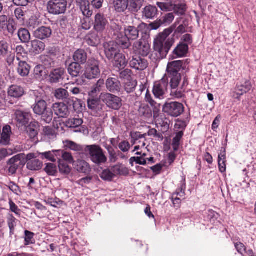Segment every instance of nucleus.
<instances>
[{
    "instance_id": "f257e3e1",
    "label": "nucleus",
    "mask_w": 256,
    "mask_h": 256,
    "mask_svg": "<svg viewBox=\"0 0 256 256\" xmlns=\"http://www.w3.org/2000/svg\"><path fill=\"white\" fill-rule=\"evenodd\" d=\"M164 78L168 80V85L171 88L170 95L176 98H182L188 85V78L182 74H166Z\"/></svg>"
},
{
    "instance_id": "f03ea898",
    "label": "nucleus",
    "mask_w": 256,
    "mask_h": 256,
    "mask_svg": "<svg viewBox=\"0 0 256 256\" xmlns=\"http://www.w3.org/2000/svg\"><path fill=\"white\" fill-rule=\"evenodd\" d=\"M146 24L141 22L136 26H128L124 28V34H120L118 36V42L123 50L130 51L131 46L130 40H136L139 36V34L142 28H146Z\"/></svg>"
},
{
    "instance_id": "7ed1b4c3",
    "label": "nucleus",
    "mask_w": 256,
    "mask_h": 256,
    "mask_svg": "<svg viewBox=\"0 0 256 256\" xmlns=\"http://www.w3.org/2000/svg\"><path fill=\"white\" fill-rule=\"evenodd\" d=\"M34 113L40 116L42 121L46 124H50L53 118V112L50 108H47V104L45 100L42 99L36 100L32 106Z\"/></svg>"
},
{
    "instance_id": "20e7f679",
    "label": "nucleus",
    "mask_w": 256,
    "mask_h": 256,
    "mask_svg": "<svg viewBox=\"0 0 256 256\" xmlns=\"http://www.w3.org/2000/svg\"><path fill=\"white\" fill-rule=\"evenodd\" d=\"M84 152L88 155L90 160L98 165L104 164L107 161V158L102 148L97 144L84 146Z\"/></svg>"
},
{
    "instance_id": "39448f33",
    "label": "nucleus",
    "mask_w": 256,
    "mask_h": 256,
    "mask_svg": "<svg viewBox=\"0 0 256 256\" xmlns=\"http://www.w3.org/2000/svg\"><path fill=\"white\" fill-rule=\"evenodd\" d=\"M100 74L99 61L94 58L88 59L85 66L84 74L82 76V80L84 82V78L90 80L97 78Z\"/></svg>"
},
{
    "instance_id": "423d86ee",
    "label": "nucleus",
    "mask_w": 256,
    "mask_h": 256,
    "mask_svg": "<svg viewBox=\"0 0 256 256\" xmlns=\"http://www.w3.org/2000/svg\"><path fill=\"white\" fill-rule=\"evenodd\" d=\"M174 42L173 38H168L166 40L156 39L154 42V50L159 54L161 58H165Z\"/></svg>"
},
{
    "instance_id": "0eeeda50",
    "label": "nucleus",
    "mask_w": 256,
    "mask_h": 256,
    "mask_svg": "<svg viewBox=\"0 0 256 256\" xmlns=\"http://www.w3.org/2000/svg\"><path fill=\"white\" fill-rule=\"evenodd\" d=\"M67 0H49L47 4V10L54 15L64 14L66 10Z\"/></svg>"
},
{
    "instance_id": "6e6552de",
    "label": "nucleus",
    "mask_w": 256,
    "mask_h": 256,
    "mask_svg": "<svg viewBox=\"0 0 256 256\" xmlns=\"http://www.w3.org/2000/svg\"><path fill=\"white\" fill-rule=\"evenodd\" d=\"M25 164L24 154H19L8 160L6 170H7L8 175L12 176L16 174L18 169L20 166H24Z\"/></svg>"
},
{
    "instance_id": "1a4fd4ad",
    "label": "nucleus",
    "mask_w": 256,
    "mask_h": 256,
    "mask_svg": "<svg viewBox=\"0 0 256 256\" xmlns=\"http://www.w3.org/2000/svg\"><path fill=\"white\" fill-rule=\"evenodd\" d=\"M162 112L167 115L176 118L184 112V105L176 102H166L162 106Z\"/></svg>"
},
{
    "instance_id": "9d476101",
    "label": "nucleus",
    "mask_w": 256,
    "mask_h": 256,
    "mask_svg": "<svg viewBox=\"0 0 256 256\" xmlns=\"http://www.w3.org/2000/svg\"><path fill=\"white\" fill-rule=\"evenodd\" d=\"M100 98L108 108L112 110H118L122 106L121 98L113 94L102 93Z\"/></svg>"
},
{
    "instance_id": "9b49d317",
    "label": "nucleus",
    "mask_w": 256,
    "mask_h": 256,
    "mask_svg": "<svg viewBox=\"0 0 256 256\" xmlns=\"http://www.w3.org/2000/svg\"><path fill=\"white\" fill-rule=\"evenodd\" d=\"M252 88V84L250 80L242 79L236 84L234 88L232 97L239 99L244 94L248 92Z\"/></svg>"
},
{
    "instance_id": "f8f14e48",
    "label": "nucleus",
    "mask_w": 256,
    "mask_h": 256,
    "mask_svg": "<svg viewBox=\"0 0 256 256\" xmlns=\"http://www.w3.org/2000/svg\"><path fill=\"white\" fill-rule=\"evenodd\" d=\"M168 86V80L164 78L154 83L152 92L154 96L159 99H163Z\"/></svg>"
},
{
    "instance_id": "ddd939ff",
    "label": "nucleus",
    "mask_w": 256,
    "mask_h": 256,
    "mask_svg": "<svg viewBox=\"0 0 256 256\" xmlns=\"http://www.w3.org/2000/svg\"><path fill=\"white\" fill-rule=\"evenodd\" d=\"M92 24L94 30L98 33L102 34L106 30L108 22L103 14L98 12L95 15Z\"/></svg>"
},
{
    "instance_id": "4468645a",
    "label": "nucleus",
    "mask_w": 256,
    "mask_h": 256,
    "mask_svg": "<svg viewBox=\"0 0 256 256\" xmlns=\"http://www.w3.org/2000/svg\"><path fill=\"white\" fill-rule=\"evenodd\" d=\"M87 104L93 116H98L102 115L104 106L101 102L100 98H89L87 100Z\"/></svg>"
},
{
    "instance_id": "2eb2a0df",
    "label": "nucleus",
    "mask_w": 256,
    "mask_h": 256,
    "mask_svg": "<svg viewBox=\"0 0 256 256\" xmlns=\"http://www.w3.org/2000/svg\"><path fill=\"white\" fill-rule=\"evenodd\" d=\"M119 46H120L118 42L111 41L104 44V54L106 58L109 60H113L114 56L120 52Z\"/></svg>"
},
{
    "instance_id": "dca6fc26",
    "label": "nucleus",
    "mask_w": 256,
    "mask_h": 256,
    "mask_svg": "<svg viewBox=\"0 0 256 256\" xmlns=\"http://www.w3.org/2000/svg\"><path fill=\"white\" fill-rule=\"evenodd\" d=\"M15 120L20 126H26L32 120L30 112L28 110H17L14 112Z\"/></svg>"
},
{
    "instance_id": "f3484780",
    "label": "nucleus",
    "mask_w": 256,
    "mask_h": 256,
    "mask_svg": "<svg viewBox=\"0 0 256 256\" xmlns=\"http://www.w3.org/2000/svg\"><path fill=\"white\" fill-rule=\"evenodd\" d=\"M105 84L106 90L110 94H119L122 92L121 82L116 78H108Z\"/></svg>"
},
{
    "instance_id": "a211bd4d",
    "label": "nucleus",
    "mask_w": 256,
    "mask_h": 256,
    "mask_svg": "<svg viewBox=\"0 0 256 256\" xmlns=\"http://www.w3.org/2000/svg\"><path fill=\"white\" fill-rule=\"evenodd\" d=\"M130 65L132 68L136 70L142 71L148 68V62L144 56H134L130 60Z\"/></svg>"
},
{
    "instance_id": "6ab92c4d",
    "label": "nucleus",
    "mask_w": 256,
    "mask_h": 256,
    "mask_svg": "<svg viewBox=\"0 0 256 256\" xmlns=\"http://www.w3.org/2000/svg\"><path fill=\"white\" fill-rule=\"evenodd\" d=\"M186 68V64L184 60H174L169 62L167 66L166 74H181Z\"/></svg>"
},
{
    "instance_id": "aec40b11",
    "label": "nucleus",
    "mask_w": 256,
    "mask_h": 256,
    "mask_svg": "<svg viewBox=\"0 0 256 256\" xmlns=\"http://www.w3.org/2000/svg\"><path fill=\"white\" fill-rule=\"evenodd\" d=\"M66 72L64 68H58L52 70L48 75V80L50 84H58L64 79Z\"/></svg>"
},
{
    "instance_id": "412c9836",
    "label": "nucleus",
    "mask_w": 256,
    "mask_h": 256,
    "mask_svg": "<svg viewBox=\"0 0 256 256\" xmlns=\"http://www.w3.org/2000/svg\"><path fill=\"white\" fill-rule=\"evenodd\" d=\"M34 36L41 40L50 38L52 35V29L50 26H41L33 32Z\"/></svg>"
},
{
    "instance_id": "4be33fe9",
    "label": "nucleus",
    "mask_w": 256,
    "mask_h": 256,
    "mask_svg": "<svg viewBox=\"0 0 256 256\" xmlns=\"http://www.w3.org/2000/svg\"><path fill=\"white\" fill-rule=\"evenodd\" d=\"M52 110L59 118H66L70 114V111L66 104L63 102H56L53 104Z\"/></svg>"
},
{
    "instance_id": "5701e85b",
    "label": "nucleus",
    "mask_w": 256,
    "mask_h": 256,
    "mask_svg": "<svg viewBox=\"0 0 256 256\" xmlns=\"http://www.w3.org/2000/svg\"><path fill=\"white\" fill-rule=\"evenodd\" d=\"M68 72L72 78L82 77L83 68L80 64L74 62L68 66Z\"/></svg>"
},
{
    "instance_id": "b1692460",
    "label": "nucleus",
    "mask_w": 256,
    "mask_h": 256,
    "mask_svg": "<svg viewBox=\"0 0 256 256\" xmlns=\"http://www.w3.org/2000/svg\"><path fill=\"white\" fill-rule=\"evenodd\" d=\"M188 44L183 42H180L174 50L170 56L172 59L184 57L188 53Z\"/></svg>"
},
{
    "instance_id": "393cba45",
    "label": "nucleus",
    "mask_w": 256,
    "mask_h": 256,
    "mask_svg": "<svg viewBox=\"0 0 256 256\" xmlns=\"http://www.w3.org/2000/svg\"><path fill=\"white\" fill-rule=\"evenodd\" d=\"M74 168L80 173L88 174L91 170L89 164L84 160H78L73 162Z\"/></svg>"
},
{
    "instance_id": "a878e982",
    "label": "nucleus",
    "mask_w": 256,
    "mask_h": 256,
    "mask_svg": "<svg viewBox=\"0 0 256 256\" xmlns=\"http://www.w3.org/2000/svg\"><path fill=\"white\" fill-rule=\"evenodd\" d=\"M145 100L146 102L150 104L152 108L154 114L153 116L154 118L156 119L159 116V113L160 109V104L157 103L153 100L152 95L148 90H147L146 94Z\"/></svg>"
},
{
    "instance_id": "bb28decb",
    "label": "nucleus",
    "mask_w": 256,
    "mask_h": 256,
    "mask_svg": "<svg viewBox=\"0 0 256 256\" xmlns=\"http://www.w3.org/2000/svg\"><path fill=\"white\" fill-rule=\"evenodd\" d=\"M134 46L142 56H146L150 52V46L148 42L144 40H140L135 43Z\"/></svg>"
},
{
    "instance_id": "cd10ccee",
    "label": "nucleus",
    "mask_w": 256,
    "mask_h": 256,
    "mask_svg": "<svg viewBox=\"0 0 256 256\" xmlns=\"http://www.w3.org/2000/svg\"><path fill=\"white\" fill-rule=\"evenodd\" d=\"M25 127L26 133L31 138H34L38 136L40 126L39 123L36 120H32Z\"/></svg>"
},
{
    "instance_id": "c85d7f7f",
    "label": "nucleus",
    "mask_w": 256,
    "mask_h": 256,
    "mask_svg": "<svg viewBox=\"0 0 256 256\" xmlns=\"http://www.w3.org/2000/svg\"><path fill=\"white\" fill-rule=\"evenodd\" d=\"M72 58L74 62L84 64L88 62V54L84 50L78 49L74 52Z\"/></svg>"
},
{
    "instance_id": "c756f323",
    "label": "nucleus",
    "mask_w": 256,
    "mask_h": 256,
    "mask_svg": "<svg viewBox=\"0 0 256 256\" xmlns=\"http://www.w3.org/2000/svg\"><path fill=\"white\" fill-rule=\"evenodd\" d=\"M112 60L113 61L114 66L118 69L125 68L128 64V61L125 56L120 52H118Z\"/></svg>"
},
{
    "instance_id": "7c9ffc66",
    "label": "nucleus",
    "mask_w": 256,
    "mask_h": 256,
    "mask_svg": "<svg viewBox=\"0 0 256 256\" xmlns=\"http://www.w3.org/2000/svg\"><path fill=\"white\" fill-rule=\"evenodd\" d=\"M24 93V88L18 85H12L8 89V96L14 98L22 97Z\"/></svg>"
},
{
    "instance_id": "2f4dec72",
    "label": "nucleus",
    "mask_w": 256,
    "mask_h": 256,
    "mask_svg": "<svg viewBox=\"0 0 256 256\" xmlns=\"http://www.w3.org/2000/svg\"><path fill=\"white\" fill-rule=\"evenodd\" d=\"M86 43L90 46H96L100 42V38L97 32H91L86 37Z\"/></svg>"
},
{
    "instance_id": "473e14b6",
    "label": "nucleus",
    "mask_w": 256,
    "mask_h": 256,
    "mask_svg": "<svg viewBox=\"0 0 256 256\" xmlns=\"http://www.w3.org/2000/svg\"><path fill=\"white\" fill-rule=\"evenodd\" d=\"M77 6H79L84 16L86 18H90L92 16L93 11L88 0H86Z\"/></svg>"
},
{
    "instance_id": "72a5a7b5",
    "label": "nucleus",
    "mask_w": 256,
    "mask_h": 256,
    "mask_svg": "<svg viewBox=\"0 0 256 256\" xmlns=\"http://www.w3.org/2000/svg\"><path fill=\"white\" fill-rule=\"evenodd\" d=\"M158 15V8L155 6H146L142 10V16L147 19H153Z\"/></svg>"
},
{
    "instance_id": "f704fd0d",
    "label": "nucleus",
    "mask_w": 256,
    "mask_h": 256,
    "mask_svg": "<svg viewBox=\"0 0 256 256\" xmlns=\"http://www.w3.org/2000/svg\"><path fill=\"white\" fill-rule=\"evenodd\" d=\"M144 0H128V10L132 13L138 12L142 6Z\"/></svg>"
},
{
    "instance_id": "c9c22d12",
    "label": "nucleus",
    "mask_w": 256,
    "mask_h": 256,
    "mask_svg": "<svg viewBox=\"0 0 256 256\" xmlns=\"http://www.w3.org/2000/svg\"><path fill=\"white\" fill-rule=\"evenodd\" d=\"M128 0H114V10L119 13L124 12L128 10Z\"/></svg>"
},
{
    "instance_id": "e433bc0d",
    "label": "nucleus",
    "mask_w": 256,
    "mask_h": 256,
    "mask_svg": "<svg viewBox=\"0 0 256 256\" xmlns=\"http://www.w3.org/2000/svg\"><path fill=\"white\" fill-rule=\"evenodd\" d=\"M18 65L17 69L18 74L21 76H28L30 73V66L26 62L19 60Z\"/></svg>"
},
{
    "instance_id": "4c0bfd02",
    "label": "nucleus",
    "mask_w": 256,
    "mask_h": 256,
    "mask_svg": "<svg viewBox=\"0 0 256 256\" xmlns=\"http://www.w3.org/2000/svg\"><path fill=\"white\" fill-rule=\"evenodd\" d=\"M11 133V127L10 126L7 125L4 126L0 138V143L4 145L8 144L10 141Z\"/></svg>"
},
{
    "instance_id": "58836bf2",
    "label": "nucleus",
    "mask_w": 256,
    "mask_h": 256,
    "mask_svg": "<svg viewBox=\"0 0 256 256\" xmlns=\"http://www.w3.org/2000/svg\"><path fill=\"white\" fill-rule=\"evenodd\" d=\"M156 125L162 128V130L166 132L170 128V120L165 116H161L156 120Z\"/></svg>"
},
{
    "instance_id": "ea45409f",
    "label": "nucleus",
    "mask_w": 256,
    "mask_h": 256,
    "mask_svg": "<svg viewBox=\"0 0 256 256\" xmlns=\"http://www.w3.org/2000/svg\"><path fill=\"white\" fill-rule=\"evenodd\" d=\"M18 35L20 40L24 43L28 42L30 40V34L29 31L25 28L18 30Z\"/></svg>"
},
{
    "instance_id": "a19ab883",
    "label": "nucleus",
    "mask_w": 256,
    "mask_h": 256,
    "mask_svg": "<svg viewBox=\"0 0 256 256\" xmlns=\"http://www.w3.org/2000/svg\"><path fill=\"white\" fill-rule=\"evenodd\" d=\"M120 79L125 81L132 79V71L128 68H120L116 70Z\"/></svg>"
},
{
    "instance_id": "79ce46f5",
    "label": "nucleus",
    "mask_w": 256,
    "mask_h": 256,
    "mask_svg": "<svg viewBox=\"0 0 256 256\" xmlns=\"http://www.w3.org/2000/svg\"><path fill=\"white\" fill-rule=\"evenodd\" d=\"M26 164L27 168L32 171L39 170L42 166V162L38 159L28 160Z\"/></svg>"
},
{
    "instance_id": "37998d69",
    "label": "nucleus",
    "mask_w": 256,
    "mask_h": 256,
    "mask_svg": "<svg viewBox=\"0 0 256 256\" xmlns=\"http://www.w3.org/2000/svg\"><path fill=\"white\" fill-rule=\"evenodd\" d=\"M58 151V150H53L40 153V154L41 156L40 158L42 159L45 158L50 161L54 162H56V160H58V156H57Z\"/></svg>"
},
{
    "instance_id": "c03bdc74",
    "label": "nucleus",
    "mask_w": 256,
    "mask_h": 256,
    "mask_svg": "<svg viewBox=\"0 0 256 256\" xmlns=\"http://www.w3.org/2000/svg\"><path fill=\"white\" fill-rule=\"evenodd\" d=\"M138 112L140 116H144L146 118H150L152 115L150 106L148 104H144L140 105Z\"/></svg>"
},
{
    "instance_id": "a18cd8bd",
    "label": "nucleus",
    "mask_w": 256,
    "mask_h": 256,
    "mask_svg": "<svg viewBox=\"0 0 256 256\" xmlns=\"http://www.w3.org/2000/svg\"><path fill=\"white\" fill-rule=\"evenodd\" d=\"M40 60L45 68H50L55 66L56 62L49 56H40Z\"/></svg>"
},
{
    "instance_id": "49530a36",
    "label": "nucleus",
    "mask_w": 256,
    "mask_h": 256,
    "mask_svg": "<svg viewBox=\"0 0 256 256\" xmlns=\"http://www.w3.org/2000/svg\"><path fill=\"white\" fill-rule=\"evenodd\" d=\"M184 136V132L181 130L176 133L175 136L173 138L172 141V146L174 152H177L178 150L180 140Z\"/></svg>"
},
{
    "instance_id": "de8ad7c7",
    "label": "nucleus",
    "mask_w": 256,
    "mask_h": 256,
    "mask_svg": "<svg viewBox=\"0 0 256 256\" xmlns=\"http://www.w3.org/2000/svg\"><path fill=\"white\" fill-rule=\"evenodd\" d=\"M111 171L116 175H126L128 174V170L122 164H116L111 168Z\"/></svg>"
},
{
    "instance_id": "09e8293b",
    "label": "nucleus",
    "mask_w": 256,
    "mask_h": 256,
    "mask_svg": "<svg viewBox=\"0 0 256 256\" xmlns=\"http://www.w3.org/2000/svg\"><path fill=\"white\" fill-rule=\"evenodd\" d=\"M83 123V120L82 118L74 117L73 118H69L66 122V125L67 127L70 128H76L81 126Z\"/></svg>"
},
{
    "instance_id": "8fccbe9b",
    "label": "nucleus",
    "mask_w": 256,
    "mask_h": 256,
    "mask_svg": "<svg viewBox=\"0 0 256 256\" xmlns=\"http://www.w3.org/2000/svg\"><path fill=\"white\" fill-rule=\"evenodd\" d=\"M57 156H58V160H61L62 158V160L67 162L69 163H72L74 162L73 157L72 154L68 152H64L63 150H58L57 152Z\"/></svg>"
},
{
    "instance_id": "3c124183",
    "label": "nucleus",
    "mask_w": 256,
    "mask_h": 256,
    "mask_svg": "<svg viewBox=\"0 0 256 256\" xmlns=\"http://www.w3.org/2000/svg\"><path fill=\"white\" fill-rule=\"evenodd\" d=\"M137 86V81L132 78L124 82V88L128 94L134 92Z\"/></svg>"
},
{
    "instance_id": "603ef678",
    "label": "nucleus",
    "mask_w": 256,
    "mask_h": 256,
    "mask_svg": "<svg viewBox=\"0 0 256 256\" xmlns=\"http://www.w3.org/2000/svg\"><path fill=\"white\" fill-rule=\"evenodd\" d=\"M45 44L39 40L32 41V47L36 54H40L45 49Z\"/></svg>"
},
{
    "instance_id": "864d4df0",
    "label": "nucleus",
    "mask_w": 256,
    "mask_h": 256,
    "mask_svg": "<svg viewBox=\"0 0 256 256\" xmlns=\"http://www.w3.org/2000/svg\"><path fill=\"white\" fill-rule=\"evenodd\" d=\"M41 22L35 16H32L28 20L27 23V26L30 30L34 31L38 28L40 27Z\"/></svg>"
},
{
    "instance_id": "5fc2aeb1",
    "label": "nucleus",
    "mask_w": 256,
    "mask_h": 256,
    "mask_svg": "<svg viewBox=\"0 0 256 256\" xmlns=\"http://www.w3.org/2000/svg\"><path fill=\"white\" fill-rule=\"evenodd\" d=\"M64 146L67 148L78 152H84V147L70 140H66L64 142Z\"/></svg>"
},
{
    "instance_id": "6e6d98bb",
    "label": "nucleus",
    "mask_w": 256,
    "mask_h": 256,
    "mask_svg": "<svg viewBox=\"0 0 256 256\" xmlns=\"http://www.w3.org/2000/svg\"><path fill=\"white\" fill-rule=\"evenodd\" d=\"M58 162V169L60 174L64 175L68 174L71 172V168L66 162L60 160Z\"/></svg>"
},
{
    "instance_id": "4d7b16f0",
    "label": "nucleus",
    "mask_w": 256,
    "mask_h": 256,
    "mask_svg": "<svg viewBox=\"0 0 256 256\" xmlns=\"http://www.w3.org/2000/svg\"><path fill=\"white\" fill-rule=\"evenodd\" d=\"M17 220L12 214H9L7 218V223L10 228V234L14 233L15 227L16 226Z\"/></svg>"
},
{
    "instance_id": "13d9d810",
    "label": "nucleus",
    "mask_w": 256,
    "mask_h": 256,
    "mask_svg": "<svg viewBox=\"0 0 256 256\" xmlns=\"http://www.w3.org/2000/svg\"><path fill=\"white\" fill-rule=\"evenodd\" d=\"M172 9L174 13L180 16H183L185 14L186 10V5L185 4H172Z\"/></svg>"
},
{
    "instance_id": "bf43d9fd",
    "label": "nucleus",
    "mask_w": 256,
    "mask_h": 256,
    "mask_svg": "<svg viewBox=\"0 0 256 256\" xmlns=\"http://www.w3.org/2000/svg\"><path fill=\"white\" fill-rule=\"evenodd\" d=\"M44 170L48 176H54L58 172L56 166L52 163H48Z\"/></svg>"
},
{
    "instance_id": "052dcab7",
    "label": "nucleus",
    "mask_w": 256,
    "mask_h": 256,
    "mask_svg": "<svg viewBox=\"0 0 256 256\" xmlns=\"http://www.w3.org/2000/svg\"><path fill=\"white\" fill-rule=\"evenodd\" d=\"M100 176L105 181L111 182L114 178V174L110 169H106L102 170Z\"/></svg>"
},
{
    "instance_id": "680f3d73",
    "label": "nucleus",
    "mask_w": 256,
    "mask_h": 256,
    "mask_svg": "<svg viewBox=\"0 0 256 256\" xmlns=\"http://www.w3.org/2000/svg\"><path fill=\"white\" fill-rule=\"evenodd\" d=\"M54 96L57 99L64 100L68 98L69 94L66 90L59 88L55 90Z\"/></svg>"
},
{
    "instance_id": "e2e57ef3",
    "label": "nucleus",
    "mask_w": 256,
    "mask_h": 256,
    "mask_svg": "<svg viewBox=\"0 0 256 256\" xmlns=\"http://www.w3.org/2000/svg\"><path fill=\"white\" fill-rule=\"evenodd\" d=\"M34 234L30 231L28 230L24 231V244L26 246L33 244L35 242L34 238Z\"/></svg>"
},
{
    "instance_id": "0e129e2a",
    "label": "nucleus",
    "mask_w": 256,
    "mask_h": 256,
    "mask_svg": "<svg viewBox=\"0 0 256 256\" xmlns=\"http://www.w3.org/2000/svg\"><path fill=\"white\" fill-rule=\"evenodd\" d=\"M5 28L7 29L9 34L12 35L16 30V22L13 18H9V22H8Z\"/></svg>"
},
{
    "instance_id": "69168bd1",
    "label": "nucleus",
    "mask_w": 256,
    "mask_h": 256,
    "mask_svg": "<svg viewBox=\"0 0 256 256\" xmlns=\"http://www.w3.org/2000/svg\"><path fill=\"white\" fill-rule=\"evenodd\" d=\"M44 68L42 65L36 66L34 69V75L36 79L40 80L44 75Z\"/></svg>"
},
{
    "instance_id": "338daca9",
    "label": "nucleus",
    "mask_w": 256,
    "mask_h": 256,
    "mask_svg": "<svg viewBox=\"0 0 256 256\" xmlns=\"http://www.w3.org/2000/svg\"><path fill=\"white\" fill-rule=\"evenodd\" d=\"M109 154L110 161L111 162H115L118 160L117 154L114 148L110 146L106 147Z\"/></svg>"
},
{
    "instance_id": "774afa93",
    "label": "nucleus",
    "mask_w": 256,
    "mask_h": 256,
    "mask_svg": "<svg viewBox=\"0 0 256 256\" xmlns=\"http://www.w3.org/2000/svg\"><path fill=\"white\" fill-rule=\"evenodd\" d=\"M43 132L44 135L48 136L49 139L54 140L56 138V134L54 130L49 126L44 128Z\"/></svg>"
}]
</instances>
